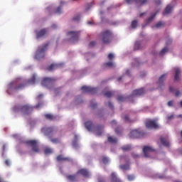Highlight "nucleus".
<instances>
[{
  "label": "nucleus",
  "instance_id": "1",
  "mask_svg": "<svg viewBox=\"0 0 182 182\" xmlns=\"http://www.w3.org/2000/svg\"><path fill=\"white\" fill-rule=\"evenodd\" d=\"M42 106H43V102H38L35 107H32L28 104L25 105H16L13 107V111L14 113H22L24 116H28L33 112L35 107L39 109V107H42Z\"/></svg>",
  "mask_w": 182,
  "mask_h": 182
},
{
  "label": "nucleus",
  "instance_id": "2",
  "mask_svg": "<svg viewBox=\"0 0 182 182\" xmlns=\"http://www.w3.org/2000/svg\"><path fill=\"white\" fill-rule=\"evenodd\" d=\"M102 41L105 45H109L113 40V33L109 30L104 31L101 33Z\"/></svg>",
  "mask_w": 182,
  "mask_h": 182
},
{
  "label": "nucleus",
  "instance_id": "3",
  "mask_svg": "<svg viewBox=\"0 0 182 182\" xmlns=\"http://www.w3.org/2000/svg\"><path fill=\"white\" fill-rule=\"evenodd\" d=\"M48 46H49V43H47L46 44H44L42 46H39L36 50V55L35 58L36 59H38V60H40V59H43V58H45V52L48 48Z\"/></svg>",
  "mask_w": 182,
  "mask_h": 182
},
{
  "label": "nucleus",
  "instance_id": "4",
  "mask_svg": "<svg viewBox=\"0 0 182 182\" xmlns=\"http://www.w3.org/2000/svg\"><path fill=\"white\" fill-rule=\"evenodd\" d=\"M26 144L31 147V150L33 151V153H39V151H41V149H39V142L38 140L26 141Z\"/></svg>",
  "mask_w": 182,
  "mask_h": 182
},
{
  "label": "nucleus",
  "instance_id": "5",
  "mask_svg": "<svg viewBox=\"0 0 182 182\" xmlns=\"http://www.w3.org/2000/svg\"><path fill=\"white\" fill-rule=\"evenodd\" d=\"M130 139H141L146 136V133L143 131H140L139 129H134L131 131L129 134Z\"/></svg>",
  "mask_w": 182,
  "mask_h": 182
},
{
  "label": "nucleus",
  "instance_id": "6",
  "mask_svg": "<svg viewBox=\"0 0 182 182\" xmlns=\"http://www.w3.org/2000/svg\"><path fill=\"white\" fill-rule=\"evenodd\" d=\"M25 87V84L18 82H12L9 85L10 90H22Z\"/></svg>",
  "mask_w": 182,
  "mask_h": 182
},
{
  "label": "nucleus",
  "instance_id": "7",
  "mask_svg": "<svg viewBox=\"0 0 182 182\" xmlns=\"http://www.w3.org/2000/svg\"><path fill=\"white\" fill-rule=\"evenodd\" d=\"M67 35L70 37V42H77L80 36V31H69Z\"/></svg>",
  "mask_w": 182,
  "mask_h": 182
},
{
  "label": "nucleus",
  "instance_id": "8",
  "mask_svg": "<svg viewBox=\"0 0 182 182\" xmlns=\"http://www.w3.org/2000/svg\"><path fill=\"white\" fill-rule=\"evenodd\" d=\"M55 82H56V79L54 77H44L41 81V85L46 87H49V86H52Z\"/></svg>",
  "mask_w": 182,
  "mask_h": 182
},
{
  "label": "nucleus",
  "instance_id": "9",
  "mask_svg": "<svg viewBox=\"0 0 182 182\" xmlns=\"http://www.w3.org/2000/svg\"><path fill=\"white\" fill-rule=\"evenodd\" d=\"M146 129H160V126L157 124L156 119H149L146 122Z\"/></svg>",
  "mask_w": 182,
  "mask_h": 182
},
{
  "label": "nucleus",
  "instance_id": "10",
  "mask_svg": "<svg viewBox=\"0 0 182 182\" xmlns=\"http://www.w3.org/2000/svg\"><path fill=\"white\" fill-rule=\"evenodd\" d=\"M81 90H82L83 93H90V95H95V93H97V88L96 87L82 86L81 87Z\"/></svg>",
  "mask_w": 182,
  "mask_h": 182
},
{
  "label": "nucleus",
  "instance_id": "11",
  "mask_svg": "<svg viewBox=\"0 0 182 182\" xmlns=\"http://www.w3.org/2000/svg\"><path fill=\"white\" fill-rule=\"evenodd\" d=\"M41 131L46 136H48L49 139H50V137L53 136V132H55V129L53 127H43Z\"/></svg>",
  "mask_w": 182,
  "mask_h": 182
},
{
  "label": "nucleus",
  "instance_id": "12",
  "mask_svg": "<svg viewBox=\"0 0 182 182\" xmlns=\"http://www.w3.org/2000/svg\"><path fill=\"white\" fill-rule=\"evenodd\" d=\"M77 175H80L82 176V177H85L87 178H89V177H90V172L89 171V170L86 169V168H80L79 169L77 173Z\"/></svg>",
  "mask_w": 182,
  "mask_h": 182
},
{
  "label": "nucleus",
  "instance_id": "13",
  "mask_svg": "<svg viewBox=\"0 0 182 182\" xmlns=\"http://www.w3.org/2000/svg\"><path fill=\"white\" fill-rule=\"evenodd\" d=\"M56 160L57 161H68L69 163H73V159H72V158L70 157H65L63 156V155H58L56 157Z\"/></svg>",
  "mask_w": 182,
  "mask_h": 182
},
{
  "label": "nucleus",
  "instance_id": "14",
  "mask_svg": "<svg viewBox=\"0 0 182 182\" xmlns=\"http://www.w3.org/2000/svg\"><path fill=\"white\" fill-rule=\"evenodd\" d=\"M143 151L145 157H150V153H153L154 149L151 146H146L143 148Z\"/></svg>",
  "mask_w": 182,
  "mask_h": 182
},
{
  "label": "nucleus",
  "instance_id": "15",
  "mask_svg": "<svg viewBox=\"0 0 182 182\" xmlns=\"http://www.w3.org/2000/svg\"><path fill=\"white\" fill-rule=\"evenodd\" d=\"M48 33V30L46 28H43L40 31H36V39H39V38H43Z\"/></svg>",
  "mask_w": 182,
  "mask_h": 182
},
{
  "label": "nucleus",
  "instance_id": "16",
  "mask_svg": "<svg viewBox=\"0 0 182 182\" xmlns=\"http://www.w3.org/2000/svg\"><path fill=\"white\" fill-rule=\"evenodd\" d=\"M146 93L144 88L136 89L132 92V96H143Z\"/></svg>",
  "mask_w": 182,
  "mask_h": 182
},
{
  "label": "nucleus",
  "instance_id": "17",
  "mask_svg": "<svg viewBox=\"0 0 182 182\" xmlns=\"http://www.w3.org/2000/svg\"><path fill=\"white\" fill-rule=\"evenodd\" d=\"M166 79H167V73L162 75L159 77V79L157 82V84L159 85V87H162V86H164V81L166 80Z\"/></svg>",
  "mask_w": 182,
  "mask_h": 182
},
{
  "label": "nucleus",
  "instance_id": "18",
  "mask_svg": "<svg viewBox=\"0 0 182 182\" xmlns=\"http://www.w3.org/2000/svg\"><path fill=\"white\" fill-rule=\"evenodd\" d=\"M175 75H174V80L175 82H178L180 80V75L181 73V70H180V68H175Z\"/></svg>",
  "mask_w": 182,
  "mask_h": 182
},
{
  "label": "nucleus",
  "instance_id": "19",
  "mask_svg": "<svg viewBox=\"0 0 182 182\" xmlns=\"http://www.w3.org/2000/svg\"><path fill=\"white\" fill-rule=\"evenodd\" d=\"M161 143L165 147H170V141H168V139L167 138H164L163 136L160 137Z\"/></svg>",
  "mask_w": 182,
  "mask_h": 182
},
{
  "label": "nucleus",
  "instance_id": "20",
  "mask_svg": "<svg viewBox=\"0 0 182 182\" xmlns=\"http://www.w3.org/2000/svg\"><path fill=\"white\" fill-rule=\"evenodd\" d=\"M85 126L89 132H92V130L95 128V125H93V122H92V121H87L85 122Z\"/></svg>",
  "mask_w": 182,
  "mask_h": 182
},
{
  "label": "nucleus",
  "instance_id": "21",
  "mask_svg": "<svg viewBox=\"0 0 182 182\" xmlns=\"http://www.w3.org/2000/svg\"><path fill=\"white\" fill-rule=\"evenodd\" d=\"M103 69H106V68H110L113 69V68H116V65L112 61H109L107 63H105L102 65Z\"/></svg>",
  "mask_w": 182,
  "mask_h": 182
},
{
  "label": "nucleus",
  "instance_id": "22",
  "mask_svg": "<svg viewBox=\"0 0 182 182\" xmlns=\"http://www.w3.org/2000/svg\"><path fill=\"white\" fill-rule=\"evenodd\" d=\"M66 178H67V180H68V181H70V182L77 181V176L75 174L67 175Z\"/></svg>",
  "mask_w": 182,
  "mask_h": 182
},
{
  "label": "nucleus",
  "instance_id": "23",
  "mask_svg": "<svg viewBox=\"0 0 182 182\" xmlns=\"http://www.w3.org/2000/svg\"><path fill=\"white\" fill-rule=\"evenodd\" d=\"M173 6H171V5H168L164 11L163 12V15H168V14H171V11H173Z\"/></svg>",
  "mask_w": 182,
  "mask_h": 182
},
{
  "label": "nucleus",
  "instance_id": "24",
  "mask_svg": "<svg viewBox=\"0 0 182 182\" xmlns=\"http://www.w3.org/2000/svg\"><path fill=\"white\" fill-rule=\"evenodd\" d=\"M103 129H105V127H103V125H100L97 127V136H101L102 133H103Z\"/></svg>",
  "mask_w": 182,
  "mask_h": 182
},
{
  "label": "nucleus",
  "instance_id": "25",
  "mask_svg": "<svg viewBox=\"0 0 182 182\" xmlns=\"http://www.w3.org/2000/svg\"><path fill=\"white\" fill-rule=\"evenodd\" d=\"M111 181L112 182H122L120 178H117V176H116V173H112L111 174Z\"/></svg>",
  "mask_w": 182,
  "mask_h": 182
},
{
  "label": "nucleus",
  "instance_id": "26",
  "mask_svg": "<svg viewBox=\"0 0 182 182\" xmlns=\"http://www.w3.org/2000/svg\"><path fill=\"white\" fill-rule=\"evenodd\" d=\"M59 68V65L58 64H51L49 67H48V71L52 72V70H55Z\"/></svg>",
  "mask_w": 182,
  "mask_h": 182
},
{
  "label": "nucleus",
  "instance_id": "27",
  "mask_svg": "<svg viewBox=\"0 0 182 182\" xmlns=\"http://www.w3.org/2000/svg\"><path fill=\"white\" fill-rule=\"evenodd\" d=\"M53 153V149L46 146L44 149V154L48 155V154H52Z\"/></svg>",
  "mask_w": 182,
  "mask_h": 182
},
{
  "label": "nucleus",
  "instance_id": "28",
  "mask_svg": "<svg viewBox=\"0 0 182 182\" xmlns=\"http://www.w3.org/2000/svg\"><path fill=\"white\" fill-rule=\"evenodd\" d=\"M45 117L48 120H56V117L52 114H45Z\"/></svg>",
  "mask_w": 182,
  "mask_h": 182
},
{
  "label": "nucleus",
  "instance_id": "29",
  "mask_svg": "<svg viewBox=\"0 0 182 182\" xmlns=\"http://www.w3.org/2000/svg\"><path fill=\"white\" fill-rule=\"evenodd\" d=\"M108 141H109V143H112V144H116V143H117V138L112 137V136H108Z\"/></svg>",
  "mask_w": 182,
  "mask_h": 182
},
{
  "label": "nucleus",
  "instance_id": "30",
  "mask_svg": "<svg viewBox=\"0 0 182 182\" xmlns=\"http://www.w3.org/2000/svg\"><path fill=\"white\" fill-rule=\"evenodd\" d=\"M50 140L53 144H58V143H60V140L58 138H52V136H50Z\"/></svg>",
  "mask_w": 182,
  "mask_h": 182
},
{
  "label": "nucleus",
  "instance_id": "31",
  "mask_svg": "<svg viewBox=\"0 0 182 182\" xmlns=\"http://www.w3.org/2000/svg\"><path fill=\"white\" fill-rule=\"evenodd\" d=\"M114 95V92L113 91H107L104 93V96H105V97H112V96H113Z\"/></svg>",
  "mask_w": 182,
  "mask_h": 182
},
{
  "label": "nucleus",
  "instance_id": "32",
  "mask_svg": "<svg viewBox=\"0 0 182 182\" xmlns=\"http://www.w3.org/2000/svg\"><path fill=\"white\" fill-rule=\"evenodd\" d=\"M134 2L139 5H146V4H147V0H134Z\"/></svg>",
  "mask_w": 182,
  "mask_h": 182
},
{
  "label": "nucleus",
  "instance_id": "33",
  "mask_svg": "<svg viewBox=\"0 0 182 182\" xmlns=\"http://www.w3.org/2000/svg\"><path fill=\"white\" fill-rule=\"evenodd\" d=\"M122 149L123 150V151H130V150H132V146L125 145L122 147Z\"/></svg>",
  "mask_w": 182,
  "mask_h": 182
},
{
  "label": "nucleus",
  "instance_id": "34",
  "mask_svg": "<svg viewBox=\"0 0 182 182\" xmlns=\"http://www.w3.org/2000/svg\"><path fill=\"white\" fill-rule=\"evenodd\" d=\"M168 52V48L167 47L164 48L159 53L160 56H163V55H165Z\"/></svg>",
  "mask_w": 182,
  "mask_h": 182
},
{
  "label": "nucleus",
  "instance_id": "35",
  "mask_svg": "<svg viewBox=\"0 0 182 182\" xmlns=\"http://www.w3.org/2000/svg\"><path fill=\"white\" fill-rule=\"evenodd\" d=\"M156 15H157V13H155L154 14L151 15V16L146 20L147 23H150V22H151V21H153V20L154 19V18L156 17Z\"/></svg>",
  "mask_w": 182,
  "mask_h": 182
},
{
  "label": "nucleus",
  "instance_id": "36",
  "mask_svg": "<svg viewBox=\"0 0 182 182\" xmlns=\"http://www.w3.org/2000/svg\"><path fill=\"white\" fill-rule=\"evenodd\" d=\"M119 167L122 170H129L130 168V166H129V164L120 165Z\"/></svg>",
  "mask_w": 182,
  "mask_h": 182
},
{
  "label": "nucleus",
  "instance_id": "37",
  "mask_svg": "<svg viewBox=\"0 0 182 182\" xmlns=\"http://www.w3.org/2000/svg\"><path fill=\"white\" fill-rule=\"evenodd\" d=\"M36 80V75H33L31 79L28 80V83H31L32 85H34Z\"/></svg>",
  "mask_w": 182,
  "mask_h": 182
},
{
  "label": "nucleus",
  "instance_id": "38",
  "mask_svg": "<svg viewBox=\"0 0 182 182\" xmlns=\"http://www.w3.org/2000/svg\"><path fill=\"white\" fill-rule=\"evenodd\" d=\"M134 49V50H139V49H140V42L136 41L135 43Z\"/></svg>",
  "mask_w": 182,
  "mask_h": 182
},
{
  "label": "nucleus",
  "instance_id": "39",
  "mask_svg": "<svg viewBox=\"0 0 182 182\" xmlns=\"http://www.w3.org/2000/svg\"><path fill=\"white\" fill-rule=\"evenodd\" d=\"M73 21L74 22H79L80 21V14H77L75 17L73 18Z\"/></svg>",
  "mask_w": 182,
  "mask_h": 182
},
{
  "label": "nucleus",
  "instance_id": "40",
  "mask_svg": "<svg viewBox=\"0 0 182 182\" xmlns=\"http://www.w3.org/2000/svg\"><path fill=\"white\" fill-rule=\"evenodd\" d=\"M164 27V23L159 21L155 25V28H163Z\"/></svg>",
  "mask_w": 182,
  "mask_h": 182
},
{
  "label": "nucleus",
  "instance_id": "41",
  "mask_svg": "<svg viewBox=\"0 0 182 182\" xmlns=\"http://www.w3.org/2000/svg\"><path fill=\"white\" fill-rule=\"evenodd\" d=\"M123 119L124 122H126V123H132V119H130V118L129 117V115H125Z\"/></svg>",
  "mask_w": 182,
  "mask_h": 182
},
{
  "label": "nucleus",
  "instance_id": "42",
  "mask_svg": "<svg viewBox=\"0 0 182 182\" xmlns=\"http://www.w3.org/2000/svg\"><path fill=\"white\" fill-rule=\"evenodd\" d=\"M55 14H58V15H60L62 14V6H60L55 9Z\"/></svg>",
  "mask_w": 182,
  "mask_h": 182
},
{
  "label": "nucleus",
  "instance_id": "43",
  "mask_svg": "<svg viewBox=\"0 0 182 182\" xmlns=\"http://www.w3.org/2000/svg\"><path fill=\"white\" fill-rule=\"evenodd\" d=\"M132 28H133L134 29H135V28H137V20H134L132 22Z\"/></svg>",
  "mask_w": 182,
  "mask_h": 182
},
{
  "label": "nucleus",
  "instance_id": "44",
  "mask_svg": "<svg viewBox=\"0 0 182 182\" xmlns=\"http://www.w3.org/2000/svg\"><path fill=\"white\" fill-rule=\"evenodd\" d=\"M122 131V128H120V127H117V128L115 129V133H116L117 134H121Z\"/></svg>",
  "mask_w": 182,
  "mask_h": 182
},
{
  "label": "nucleus",
  "instance_id": "45",
  "mask_svg": "<svg viewBox=\"0 0 182 182\" xmlns=\"http://www.w3.org/2000/svg\"><path fill=\"white\" fill-rule=\"evenodd\" d=\"M90 107L92 109H96L97 107V104L95 103L93 101L90 102Z\"/></svg>",
  "mask_w": 182,
  "mask_h": 182
},
{
  "label": "nucleus",
  "instance_id": "46",
  "mask_svg": "<svg viewBox=\"0 0 182 182\" xmlns=\"http://www.w3.org/2000/svg\"><path fill=\"white\" fill-rule=\"evenodd\" d=\"M102 162L104 163V164H107V163H109V158L103 157L102 158Z\"/></svg>",
  "mask_w": 182,
  "mask_h": 182
},
{
  "label": "nucleus",
  "instance_id": "47",
  "mask_svg": "<svg viewBox=\"0 0 182 182\" xmlns=\"http://www.w3.org/2000/svg\"><path fill=\"white\" fill-rule=\"evenodd\" d=\"M117 100H118V102H124L125 98L123 96H119Z\"/></svg>",
  "mask_w": 182,
  "mask_h": 182
},
{
  "label": "nucleus",
  "instance_id": "48",
  "mask_svg": "<svg viewBox=\"0 0 182 182\" xmlns=\"http://www.w3.org/2000/svg\"><path fill=\"white\" fill-rule=\"evenodd\" d=\"M108 59L109 60H113V59H114V55H113V53H109L108 55Z\"/></svg>",
  "mask_w": 182,
  "mask_h": 182
},
{
  "label": "nucleus",
  "instance_id": "49",
  "mask_svg": "<svg viewBox=\"0 0 182 182\" xmlns=\"http://www.w3.org/2000/svg\"><path fill=\"white\" fill-rule=\"evenodd\" d=\"M128 180L129 181H133V180H134V176L133 175H129L128 177H127Z\"/></svg>",
  "mask_w": 182,
  "mask_h": 182
},
{
  "label": "nucleus",
  "instance_id": "50",
  "mask_svg": "<svg viewBox=\"0 0 182 182\" xmlns=\"http://www.w3.org/2000/svg\"><path fill=\"white\" fill-rule=\"evenodd\" d=\"M96 46V43L95 41H91L89 44V48H93Z\"/></svg>",
  "mask_w": 182,
  "mask_h": 182
},
{
  "label": "nucleus",
  "instance_id": "51",
  "mask_svg": "<svg viewBox=\"0 0 182 182\" xmlns=\"http://www.w3.org/2000/svg\"><path fill=\"white\" fill-rule=\"evenodd\" d=\"M126 2L130 5V4H133V2H134V0H126Z\"/></svg>",
  "mask_w": 182,
  "mask_h": 182
},
{
  "label": "nucleus",
  "instance_id": "52",
  "mask_svg": "<svg viewBox=\"0 0 182 182\" xmlns=\"http://www.w3.org/2000/svg\"><path fill=\"white\" fill-rule=\"evenodd\" d=\"M132 157H133L134 159H137V157H139V155H138V154H134V153L132 154Z\"/></svg>",
  "mask_w": 182,
  "mask_h": 182
},
{
  "label": "nucleus",
  "instance_id": "53",
  "mask_svg": "<svg viewBox=\"0 0 182 182\" xmlns=\"http://www.w3.org/2000/svg\"><path fill=\"white\" fill-rule=\"evenodd\" d=\"M168 106L169 107H173V101H169V102H168Z\"/></svg>",
  "mask_w": 182,
  "mask_h": 182
},
{
  "label": "nucleus",
  "instance_id": "54",
  "mask_svg": "<svg viewBox=\"0 0 182 182\" xmlns=\"http://www.w3.org/2000/svg\"><path fill=\"white\" fill-rule=\"evenodd\" d=\"M155 4L156 5H160L161 4V1H160V0H155Z\"/></svg>",
  "mask_w": 182,
  "mask_h": 182
},
{
  "label": "nucleus",
  "instance_id": "55",
  "mask_svg": "<svg viewBox=\"0 0 182 182\" xmlns=\"http://www.w3.org/2000/svg\"><path fill=\"white\" fill-rule=\"evenodd\" d=\"M180 95H181L180 91H176V92H175V96H176L177 97H178V96H180Z\"/></svg>",
  "mask_w": 182,
  "mask_h": 182
},
{
  "label": "nucleus",
  "instance_id": "56",
  "mask_svg": "<svg viewBox=\"0 0 182 182\" xmlns=\"http://www.w3.org/2000/svg\"><path fill=\"white\" fill-rule=\"evenodd\" d=\"M108 106H109V109H113V104H112L110 102H109Z\"/></svg>",
  "mask_w": 182,
  "mask_h": 182
},
{
  "label": "nucleus",
  "instance_id": "57",
  "mask_svg": "<svg viewBox=\"0 0 182 182\" xmlns=\"http://www.w3.org/2000/svg\"><path fill=\"white\" fill-rule=\"evenodd\" d=\"M111 124H112V126H114V125L117 124V122H116V121L113 120L111 122Z\"/></svg>",
  "mask_w": 182,
  "mask_h": 182
},
{
  "label": "nucleus",
  "instance_id": "58",
  "mask_svg": "<svg viewBox=\"0 0 182 182\" xmlns=\"http://www.w3.org/2000/svg\"><path fill=\"white\" fill-rule=\"evenodd\" d=\"M171 119H174V115L168 116V120H171Z\"/></svg>",
  "mask_w": 182,
  "mask_h": 182
},
{
  "label": "nucleus",
  "instance_id": "59",
  "mask_svg": "<svg viewBox=\"0 0 182 182\" xmlns=\"http://www.w3.org/2000/svg\"><path fill=\"white\" fill-rule=\"evenodd\" d=\"M169 90L170 92H171L172 93H174V88H173L172 87H169Z\"/></svg>",
  "mask_w": 182,
  "mask_h": 182
},
{
  "label": "nucleus",
  "instance_id": "60",
  "mask_svg": "<svg viewBox=\"0 0 182 182\" xmlns=\"http://www.w3.org/2000/svg\"><path fill=\"white\" fill-rule=\"evenodd\" d=\"M41 97H43V95L40 94L39 95H38L37 99H41Z\"/></svg>",
  "mask_w": 182,
  "mask_h": 182
},
{
  "label": "nucleus",
  "instance_id": "61",
  "mask_svg": "<svg viewBox=\"0 0 182 182\" xmlns=\"http://www.w3.org/2000/svg\"><path fill=\"white\" fill-rule=\"evenodd\" d=\"M172 41L171 40H168L166 42V45H170Z\"/></svg>",
  "mask_w": 182,
  "mask_h": 182
},
{
  "label": "nucleus",
  "instance_id": "62",
  "mask_svg": "<svg viewBox=\"0 0 182 182\" xmlns=\"http://www.w3.org/2000/svg\"><path fill=\"white\" fill-rule=\"evenodd\" d=\"M5 164H6V166H9V160H6L5 161Z\"/></svg>",
  "mask_w": 182,
  "mask_h": 182
},
{
  "label": "nucleus",
  "instance_id": "63",
  "mask_svg": "<svg viewBox=\"0 0 182 182\" xmlns=\"http://www.w3.org/2000/svg\"><path fill=\"white\" fill-rule=\"evenodd\" d=\"M6 148V145H3V151L5 152V149Z\"/></svg>",
  "mask_w": 182,
  "mask_h": 182
},
{
  "label": "nucleus",
  "instance_id": "64",
  "mask_svg": "<svg viewBox=\"0 0 182 182\" xmlns=\"http://www.w3.org/2000/svg\"><path fill=\"white\" fill-rule=\"evenodd\" d=\"M52 28H53V29H55V28H56V24L52 25Z\"/></svg>",
  "mask_w": 182,
  "mask_h": 182
}]
</instances>
